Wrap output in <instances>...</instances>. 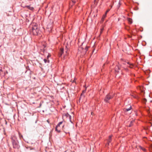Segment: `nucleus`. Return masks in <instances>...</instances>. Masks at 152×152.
I'll return each instance as SVG.
<instances>
[{
  "label": "nucleus",
  "mask_w": 152,
  "mask_h": 152,
  "mask_svg": "<svg viewBox=\"0 0 152 152\" xmlns=\"http://www.w3.org/2000/svg\"><path fill=\"white\" fill-rule=\"evenodd\" d=\"M31 33L34 35H37L39 32L38 24L36 23H33L32 25L31 29L30 30Z\"/></svg>",
  "instance_id": "nucleus-1"
},
{
  "label": "nucleus",
  "mask_w": 152,
  "mask_h": 152,
  "mask_svg": "<svg viewBox=\"0 0 152 152\" xmlns=\"http://www.w3.org/2000/svg\"><path fill=\"white\" fill-rule=\"evenodd\" d=\"M110 93L108 94L104 99V101L106 102H108L109 100L113 97V96L111 95Z\"/></svg>",
  "instance_id": "nucleus-2"
},
{
  "label": "nucleus",
  "mask_w": 152,
  "mask_h": 152,
  "mask_svg": "<svg viewBox=\"0 0 152 152\" xmlns=\"http://www.w3.org/2000/svg\"><path fill=\"white\" fill-rule=\"evenodd\" d=\"M12 142V143L13 148H14L16 149H18L19 148L20 146L18 144V141Z\"/></svg>",
  "instance_id": "nucleus-3"
},
{
  "label": "nucleus",
  "mask_w": 152,
  "mask_h": 152,
  "mask_svg": "<svg viewBox=\"0 0 152 152\" xmlns=\"http://www.w3.org/2000/svg\"><path fill=\"white\" fill-rule=\"evenodd\" d=\"M12 142L18 141L15 135H12L11 138Z\"/></svg>",
  "instance_id": "nucleus-4"
},
{
  "label": "nucleus",
  "mask_w": 152,
  "mask_h": 152,
  "mask_svg": "<svg viewBox=\"0 0 152 152\" xmlns=\"http://www.w3.org/2000/svg\"><path fill=\"white\" fill-rule=\"evenodd\" d=\"M112 136V135H110L109 136V138L107 140L108 142H107V143L106 145V146H107L109 145L110 142L111 141Z\"/></svg>",
  "instance_id": "nucleus-5"
},
{
  "label": "nucleus",
  "mask_w": 152,
  "mask_h": 152,
  "mask_svg": "<svg viewBox=\"0 0 152 152\" xmlns=\"http://www.w3.org/2000/svg\"><path fill=\"white\" fill-rule=\"evenodd\" d=\"M64 52V49L63 48H61L60 50V52L59 53V56L61 57L62 55Z\"/></svg>",
  "instance_id": "nucleus-6"
},
{
  "label": "nucleus",
  "mask_w": 152,
  "mask_h": 152,
  "mask_svg": "<svg viewBox=\"0 0 152 152\" xmlns=\"http://www.w3.org/2000/svg\"><path fill=\"white\" fill-rule=\"evenodd\" d=\"M26 7L27 8L30 10H31L32 11L34 9V8L33 7H31L30 6H26Z\"/></svg>",
  "instance_id": "nucleus-7"
},
{
  "label": "nucleus",
  "mask_w": 152,
  "mask_h": 152,
  "mask_svg": "<svg viewBox=\"0 0 152 152\" xmlns=\"http://www.w3.org/2000/svg\"><path fill=\"white\" fill-rule=\"evenodd\" d=\"M120 69V66L118 65H117L115 68V70L116 72H118V70Z\"/></svg>",
  "instance_id": "nucleus-8"
},
{
  "label": "nucleus",
  "mask_w": 152,
  "mask_h": 152,
  "mask_svg": "<svg viewBox=\"0 0 152 152\" xmlns=\"http://www.w3.org/2000/svg\"><path fill=\"white\" fill-rule=\"evenodd\" d=\"M127 64H128L129 65H127V66L128 67H130V68H132L133 67L134 65H133V64H130V63L129 62H128L127 63Z\"/></svg>",
  "instance_id": "nucleus-9"
},
{
  "label": "nucleus",
  "mask_w": 152,
  "mask_h": 152,
  "mask_svg": "<svg viewBox=\"0 0 152 152\" xmlns=\"http://www.w3.org/2000/svg\"><path fill=\"white\" fill-rule=\"evenodd\" d=\"M58 127H57V126H56L55 128V131L57 132L58 133H60L61 132L60 130L59 129Z\"/></svg>",
  "instance_id": "nucleus-10"
},
{
  "label": "nucleus",
  "mask_w": 152,
  "mask_h": 152,
  "mask_svg": "<svg viewBox=\"0 0 152 152\" xmlns=\"http://www.w3.org/2000/svg\"><path fill=\"white\" fill-rule=\"evenodd\" d=\"M62 122H59L58 124H57V125L56 126H57V127H59L60 125L62 124Z\"/></svg>",
  "instance_id": "nucleus-11"
},
{
  "label": "nucleus",
  "mask_w": 152,
  "mask_h": 152,
  "mask_svg": "<svg viewBox=\"0 0 152 152\" xmlns=\"http://www.w3.org/2000/svg\"><path fill=\"white\" fill-rule=\"evenodd\" d=\"M131 108H132V107L131 106H130L129 108H128L126 109H125V111H128L129 110H131Z\"/></svg>",
  "instance_id": "nucleus-12"
},
{
  "label": "nucleus",
  "mask_w": 152,
  "mask_h": 152,
  "mask_svg": "<svg viewBox=\"0 0 152 152\" xmlns=\"http://www.w3.org/2000/svg\"><path fill=\"white\" fill-rule=\"evenodd\" d=\"M69 121L72 123V121L71 120V116L70 115H69Z\"/></svg>",
  "instance_id": "nucleus-13"
},
{
  "label": "nucleus",
  "mask_w": 152,
  "mask_h": 152,
  "mask_svg": "<svg viewBox=\"0 0 152 152\" xmlns=\"http://www.w3.org/2000/svg\"><path fill=\"white\" fill-rule=\"evenodd\" d=\"M18 134H19V136L20 138H21V137H23L22 135H21V134H20V133L19 132L18 133Z\"/></svg>",
  "instance_id": "nucleus-14"
},
{
  "label": "nucleus",
  "mask_w": 152,
  "mask_h": 152,
  "mask_svg": "<svg viewBox=\"0 0 152 152\" xmlns=\"http://www.w3.org/2000/svg\"><path fill=\"white\" fill-rule=\"evenodd\" d=\"M128 20H129V22L130 23H132V20L131 19L129 18V19H128Z\"/></svg>",
  "instance_id": "nucleus-15"
},
{
  "label": "nucleus",
  "mask_w": 152,
  "mask_h": 152,
  "mask_svg": "<svg viewBox=\"0 0 152 152\" xmlns=\"http://www.w3.org/2000/svg\"><path fill=\"white\" fill-rule=\"evenodd\" d=\"M44 61L45 63H46L47 62V61H47V60L45 59H44Z\"/></svg>",
  "instance_id": "nucleus-16"
},
{
  "label": "nucleus",
  "mask_w": 152,
  "mask_h": 152,
  "mask_svg": "<svg viewBox=\"0 0 152 152\" xmlns=\"http://www.w3.org/2000/svg\"><path fill=\"white\" fill-rule=\"evenodd\" d=\"M105 18V17H103V16H102V17L101 19V21H102V22H103L104 21V19Z\"/></svg>",
  "instance_id": "nucleus-17"
},
{
  "label": "nucleus",
  "mask_w": 152,
  "mask_h": 152,
  "mask_svg": "<svg viewBox=\"0 0 152 152\" xmlns=\"http://www.w3.org/2000/svg\"><path fill=\"white\" fill-rule=\"evenodd\" d=\"M88 47L87 46L85 48V50L86 51L87 50H88Z\"/></svg>",
  "instance_id": "nucleus-18"
},
{
  "label": "nucleus",
  "mask_w": 152,
  "mask_h": 152,
  "mask_svg": "<svg viewBox=\"0 0 152 152\" xmlns=\"http://www.w3.org/2000/svg\"><path fill=\"white\" fill-rule=\"evenodd\" d=\"M110 10L108 9L107 11H106V12H105V13L106 14H107V13Z\"/></svg>",
  "instance_id": "nucleus-19"
},
{
  "label": "nucleus",
  "mask_w": 152,
  "mask_h": 152,
  "mask_svg": "<svg viewBox=\"0 0 152 152\" xmlns=\"http://www.w3.org/2000/svg\"><path fill=\"white\" fill-rule=\"evenodd\" d=\"M106 15H107V14H106L105 13V14L104 15H103V17H106Z\"/></svg>",
  "instance_id": "nucleus-20"
},
{
  "label": "nucleus",
  "mask_w": 152,
  "mask_h": 152,
  "mask_svg": "<svg viewBox=\"0 0 152 152\" xmlns=\"http://www.w3.org/2000/svg\"><path fill=\"white\" fill-rule=\"evenodd\" d=\"M142 150H143V151H146V149H145V148H143Z\"/></svg>",
  "instance_id": "nucleus-21"
},
{
  "label": "nucleus",
  "mask_w": 152,
  "mask_h": 152,
  "mask_svg": "<svg viewBox=\"0 0 152 152\" xmlns=\"http://www.w3.org/2000/svg\"><path fill=\"white\" fill-rule=\"evenodd\" d=\"M75 1H75V0H72V2L74 3V4L75 3Z\"/></svg>",
  "instance_id": "nucleus-22"
},
{
  "label": "nucleus",
  "mask_w": 152,
  "mask_h": 152,
  "mask_svg": "<svg viewBox=\"0 0 152 152\" xmlns=\"http://www.w3.org/2000/svg\"><path fill=\"white\" fill-rule=\"evenodd\" d=\"M86 89L85 90L83 91V93H84L86 91Z\"/></svg>",
  "instance_id": "nucleus-23"
},
{
  "label": "nucleus",
  "mask_w": 152,
  "mask_h": 152,
  "mask_svg": "<svg viewBox=\"0 0 152 152\" xmlns=\"http://www.w3.org/2000/svg\"><path fill=\"white\" fill-rule=\"evenodd\" d=\"M140 148L142 150V148H143V147H142L141 146H140Z\"/></svg>",
  "instance_id": "nucleus-24"
},
{
  "label": "nucleus",
  "mask_w": 152,
  "mask_h": 152,
  "mask_svg": "<svg viewBox=\"0 0 152 152\" xmlns=\"http://www.w3.org/2000/svg\"><path fill=\"white\" fill-rule=\"evenodd\" d=\"M47 121L48 123H49V121L48 120H47Z\"/></svg>",
  "instance_id": "nucleus-25"
},
{
  "label": "nucleus",
  "mask_w": 152,
  "mask_h": 152,
  "mask_svg": "<svg viewBox=\"0 0 152 152\" xmlns=\"http://www.w3.org/2000/svg\"><path fill=\"white\" fill-rule=\"evenodd\" d=\"M66 55H68V53H67V51H66Z\"/></svg>",
  "instance_id": "nucleus-26"
},
{
  "label": "nucleus",
  "mask_w": 152,
  "mask_h": 152,
  "mask_svg": "<svg viewBox=\"0 0 152 152\" xmlns=\"http://www.w3.org/2000/svg\"><path fill=\"white\" fill-rule=\"evenodd\" d=\"M144 101L145 102H146L147 100H146V99H144Z\"/></svg>",
  "instance_id": "nucleus-27"
},
{
  "label": "nucleus",
  "mask_w": 152,
  "mask_h": 152,
  "mask_svg": "<svg viewBox=\"0 0 152 152\" xmlns=\"http://www.w3.org/2000/svg\"><path fill=\"white\" fill-rule=\"evenodd\" d=\"M49 57V55H48V56H47V58H48V57Z\"/></svg>",
  "instance_id": "nucleus-28"
},
{
  "label": "nucleus",
  "mask_w": 152,
  "mask_h": 152,
  "mask_svg": "<svg viewBox=\"0 0 152 152\" xmlns=\"http://www.w3.org/2000/svg\"><path fill=\"white\" fill-rule=\"evenodd\" d=\"M131 126V125H129V127Z\"/></svg>",
  "instance_id": "nucleus-29"
},
{
  "label": "nucleus",
  "mask_w": 152,
  "mask_h": 152,
  "mask_svg": "<svg viewBox=\"0 0 152 152\" xmlns=\"http://www.w3.org/2000/svg\"><path fill=\"white\" fill-rule=\"evenodd\" d=\"M132 121H131V123H132Z\"/></svg>",
  "instance_id": "nucleus-30"
}]
</instances>
